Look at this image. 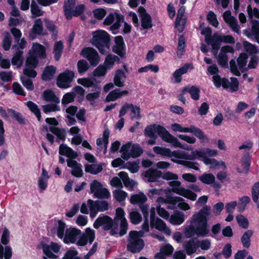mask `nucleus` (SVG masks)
I'll return each mask as SVG.
<instances>
[{"mask_svg":"<svg viewBox=\"0 0 259 259\" xmlns=\"http://www.w3.org/2000/svg\"><path fill=\"white\" fill-rule=\"evenodd\" d=\"M93 196L94 198L108 199L110 196V193L107 189L102 187L99 190L94 193Z\"/></svg>","mask_w":259,"mask_h":259,"instance_id":"nucleus-47","label":"nucleus"},{"mask_svg":"<svg viewBox=\"0 0 259 259\" xmlns=\"http://www.w3.org/2000/svg\"><path fill=\"white\" fill-rule=\"evenodd\" d=\"M141 26L145 29H150L152 27V18L150 14L141 18Z\"/></svg>","mask_w":259,"mask_h":259,"instance_id":"nucleus-53","label":"nucleus"},{"mask_svg":"<svg viewBox=\"0 0 259 259\" xmlns=\"http://www.w3.org/2000/svg\"><path fill=\"white\" fill-rule=\"evenodd\" d=\"M85 171L93 175H97L103 170V164L102 163L99 164H86L84 165Z\"/></svg>","mask_w":259,"mask_h":259,"instance_id":"nucleus-34","label":"nucleus"},{"mask_svg":"<svg viewBox=\"0 0 259 259\" xmlns=\"http://www.w3.org/2000/svg\"><path fill=\"white\" fill-rule=\"evenodd\" d=\"M153 151L157 154L163 156L170 157L171 150L169 148L160 146H155L153 148Z\"/></svg>","mask_w":259,"mask_h":259,"instance_id":"nucleus-48","label":"nucleus"},{"mask_svg":"<svg viewBox=\"0 0 259 259\" xmlns=\"http://www.w3.org/2000/svg\"><path fill=\"white\" fill-rule=\"evenodd\" d=\"M251 230H248L243 234L241 240L243 246L245 248H248L250 245V238L253 235Z\"/></svg>","mask_w":259,"mask_h":259,"instance_id":"nucleus-43","label":"nucleus"},{"mask_svg":"<svg viewBox=\"0 0 259 259\" xmlns=\"http://www.w3.org/2000/svg\"><path fill=\"white\" fill-rule=\"evenodd\" d=\"M58 224L54 228L55 232L56 233L57 237L62 239L65 234V228L66 227V223L62 220H59L57 221Z\"/></svg>","mask_w":259,"mask_h":259,"instance_id":"nucleus-28","label":"nucleus"},{"mask_svg":"<svg viewBox=\"0 0 259 259\" xmlns=\"http://www.w3.org/2000/svg\"><path fill=\"white\" fill-rule=\"evenodd\" d=\"M81 231L80 229L70 227L65 230V234L62 239L65 244L75 243L78 236L80 235Z\"/></svg>","mask_w":259,"mask_h":259,"instance_id":"nucleus-11","label":"nucleus"},{"mask_svg":"<svg viewBox=\"0 0 259 259\" xmlns=\"http://www.w3.org/2000/svg\"><path fill=\"white\" fill-rule=\"evenodd\" d=\"M81 54L89 61L92 66H97L100 61V57L98 52L92 48H83L81 51Z\"/></svg>","mask_w":259,"mask_h":259,"instance_id":"nucleus-9","label":"nucleus"},{"mask_svg":"<svg viewBox=\"0 0 259 259\" xmlns=\"http://www.w3.org/2000/svg\"><path fill=\"white\" fill-rule=\"evenodd\" d=\"M12 45V39L10 33L8 32L5 33L4 38L2 42V47L5 51L10 50Z\"/></svg>","mask_w":259,"mask_h":259,"instance_id":"nucleus-55","label":"nucleus"},{"mask_svg":"<svg viewBox=\"0 0 259 259\" xmlns=\"http://www.w3.org/2000/svg\"><path fill=\"white\" fill-rule=\"evenodd\" d=\"M161 171L151 168L145 172L144 177L148 179V182H155L161 178Z\"/></svg>","mask_w":259,"mask_h":259,"instance_id":"nucleus-19","label":"nucleus"},{"mask_svg":"<svg viewBox=\"0 0 259 259\" xmlns=\"http://www.w3.org/2000/svg\"><path fill=\"white\" fill-rule=\"evenodd\" d=\"M7 111L9 115L20 124L25 125L28 123V121L20 113L11 108L8 109Z\"/></svg>","mask_w":259,"mask_h":259,"instance_id":"nucleus-22","label":"nucleus"},{"mask_svg":"<svg viewBox=\"0 0 259 259\" xmlns=\"http://www.w3.org/2000/svg\"><path fill=\"white\" fill-rule=\"evenodd\" d=\"M199 179L203 183L210 185L212 184L215 181V177L212 174H204L199 177Z\"/></svg>","mask_w":259,"mask_h":259,"instance_id":"nucleus-49","label":"nucleus"},{"mask_svg":"<svg viewBox=\"0 0 259 259\" xmlns=\"http://www.w3.org/2000/svg\"><path fill=\"white\" fill-rule=\"evenodd\" d=\"M118 91H119V89H116L111 91L106 96L105 99V102H110L111 101H114L117 99L120 98Z\"/></svg>","mask_w":259,"mask_h":259,"instance_id":"nucleus-61","label":"nucleus"},{"mask_svg":"<svg viewBox=\"0 0 259 259\" xmlns=\"http://www.w3.org/2000/svg\"><path fill=\"white\" fill-rule=\"evenodd\" d=\"M115 45L112 47V51L117 54L120 58L125 57L126 47L123 38L121 35L116 36L114 37Z\"/></svg>","mask_w":259,"mask_h":259,"instance_id":"nucleus-12","label":"nucleus"},{"mask_svg":"<svg viewBox=\"0 0 259 259\" xmlns=\"http://www.w3.org/2000/svg\"><path fill=\"white\" fill-rule=\"evenodd\" d=\"M156 133L164 141L170 143L173 147L185 149L178 139L171 135L163 126L153 124L147 126L144 130L145 136L151 139L157 138Z\"/></svg>","mask_w":259,"mask_h":259,"instance_id":"nucleus-2","label":"nucleus"},{"mask_svg":"<svg viewBox=\"0 0 259 259\" xmlns=\"http://www.w3.org/2000/svg\"><path fill=\"white\" fill-rule=\"evenodd\" d=\"M114 198L118 202H121L124 201L127 196V193L122 190H115L113 192Z\"/></svg>","mask_w":259,"mask_h":259,"instance_id":"nucleus-57","label":"nucleus"},{"mask_svg":"<svg viewBox=\"0 0 259 259\" xmlns=\"http://www.w3.org/2000/svg\"><path fill=\"white\" fill-rule=\"evenodd\" d=\"M124 16L117 12L110 13L104 19L103 23L105 25H110V29L113 34H117L121 23L124 22Z\"/></svg>","mask_w":259,"mask_h":259,"instance_id":"nucleus-6","label":"nucleus"},{"mask_svg":"<svg viewBox=\"0 0 259 259\" xmlns=\"http://www.w3.org/2000/svg\"><path fill=\"white\" fill-rule=\"evenodd\" d=\"M95 238V234L94 230L88 228L86 229L85 233L82 234L76 241V244L78 246H84L89 242L91 244Z\"/></svg>","mask_w":259,"mask_h":259,"instance_id":"nucleus-13","label":"nucleus"},{"mask_svg":"<svg viewBox=\"0 0 259 259\" xmlns=\"http://www.w3.org/2000/svg\"><path fill=\"white\" fill-rule=\"evenodd\" d=\"M113 219L108 215L102 214L100 215L94 222L93 227L98 229L101 226H103V229L105 231H108L113 228Z\"/></svg>","mask_w":259,"mask_h":259,"instance_id":"nucleus-10","label":"nucleus"},{"mask_svg":"<svg viewBox=\"0 0 259 259\" xmlns=\"http://www.w3.org/2000/svg\"><path fill=\"white\" fill-rule=\"evenodd\" d=\"M184 91H186L190 94L191 98L195 101L198 100L200 98L199 89L195 85H187L184 88Z\"/></svg>","mask_w":259,"mask_h":259,"instance_id":"nucleus-30","label":"nucleus"},{"mask_svg":"<svg viewBox=\"0 0 259 259\" xmlns=\"http://www.w3.org/2000/svg\"><path fill=\"white\" fill-rule=\"evenodd\" d=\"M150 226L152 228L163 231L166 235H170V229L167 227L166 223L159 218H156L154 210L150 212Z\"/></svg>","mask_w":259,"mask_h":259,"instance_id":"nucleus-8","label":"nucleus"},{"mask_svg":"<svg viewBox=\"0 0 259 259\" xmlns=\"http://www.w3.org/2000/svg\"><path fill=\"white\" fill-rule=\"evenodd\" d=\"M43 30L44 28L41 19L40 18L36 19L31 29L32 33L35 35H40L42 34Z\"/></svg>","mask_w":259,"mask_h":259,"instance_id":"nucleus-37","label":"nucleus"},{"mask_svg":"<svg viewBox=\"0 0 259 259\" xmlns=\"http://www.w3.org/2000/svg\"><path fill=\"white\" fill-rule=\"evenodd\" d=\"M38 59L37 58V57H34L33 55L29 54V56L26 59L25 67L36 68L38 65Z\"/></svg>","mask_w":259,"mask_h":259,"instance_id":"nucleus-44","label":"nucleus"},{"mask_svg":"<svg viewBox=\"0 0 259 259\" xmlns=\"http://www.w3.org/2000/svg\"><path fill=\"white\" fill-rule=\"evenodd\" d=\"M190 64L188 63L185 64L182 67L177 69L172 74L173 77L175 79V82L180 83L182 81V75L186 73L189 68Z\"/></svg>","mask_w":259,"mask_h":259,"instance_id":"nucleus-24","label":"nucleus"},{"mask_svg":"<svg viewBox=\"0 0 259 259\" xmlns=\"http://www.w3.org/2000/svg\"><path fill=\"white\" fill-rule=\"evenodd\" d=\"M183 247L187 254L191 255L195 253L198 248L197 240L195 238L190 239L183 243Z\"/></svg>","mask_w":259,"mask_h":259,"instance_id":"nucleus-17","label":"nucleus"},{"mask_svg":"<svg viewBox=\"0 0 259 259\" xmlns=\"http://www.w3.org/2000/svg\"><path fill=\"white\" fill-rule=\"evenodd\" d=\"M42 108L43 112L46 114L60 110V108L55 104H46L43 105Z\"/></svg>","mask_w":259,"mask_h":259,"instance_id":"nucleus-60","label":"nucleus"},{"mask_svg":"<svg viewBox=\"0 0 259 259\" xmlns=\"http://www.w3.org/2000/svg\"><path fill=\"white\" fill-rule=\"evenodd\" d=\"M185 221L184 215L183 212H178L170 216V223L174 225H180Z\"/></svg>","mask_w":259,"mask_h":259,"instance_id":"nucleus-39","label":"nucleus"},{"mask_svg":"<svg viewBox=\"0 0 259 259\" xmlns=\"http://www.w3.org/2000/svg\"><path fill=\"white\" fill-rule=\"evenodd\" d=\"M26 105L29 109L36 116L38 121H40L41 116L39 108L37 104L32 101H29L26 103Z\"/></svg>","mask_w":259,"mask_h":259,"instance_id":"nucleus-40","label":"nucleus"},{"mask_svg":"<svg viewBox=\"0 0 259 259\" xmlns=\"http://www.w3.org/2000/svg\"><path fill=\"white\" fill-rule=\"evenodd\" d=\"M77 69L79 73L82 74L87 71L89 68V65L87 61L80 60L77 64Z\"/></svg>","mask_w":259,"mask_h":259,"instance_id":"nucleus-62","label":"nucleus"},{"mask_svg":"<svg viewBox=\"0 0 259 259\" xmlns=\"http://www.w3.org/2000/svg\"><path fill=\"white\" fill-rule=\"evenodd\" d=\"M194 153H195L196 159L202 158L203 161L205 165H210L213 167H216L219 165V161L215 159L208 157V156L211 157L217 155L218 152L216 150L207 148L196 150Z\"/></svg>","mask_w":259,"mask_h":259,"instance_id":"nucleus-5","label":"nucleus"},{"mask_svg":"<svg viewBox=\"0 0 259 259\" xmlns=\"http://www.w3.org/2000/svg\"><path fill=\"white\" fill-rule=\"evenodd\" d=\"M56 67L53 65L46 67L42 73V79L44 81H48L53 79L56 72Z\"/></svg>","mask_w":259,"mask_h":259,"instance_id":"nucleus-20","label":"nucleus"},{"mask_svg":"<svg viewBox=\"0 0 259 259\" xmlns=\"http://www.w3.org/2000/svg\"><path fill=\"white\" fill-rule=\"evenodd\" d=\"M177 194H179L185 198L189 199L192 201H195L197 198V194L191 190L185 189L184 187H180L178 190Z\"/></svg>","mask_w":259,"mask_h":259,"instance_id":"nucleus-31","label":"nucleus"},{"mask_svg":"<svg viewBox=\"0 0 259 259\" xmlns=\"http://www.w3.org/2000/svg\"><path fill=\"white\" fill-rule=\"evenodd\" d=\"M75 77L74 72L68 69L60 73L56 78L57 86L62 89L71 87V83Z\"/></svg>","mask_w":259,"mask_h":259,"instance_id":"nucleus-7","label":"nucleus"},{"mask_svg":"<svg viewBox=\"0 0 259 259\" xmlns=\"http://www.w3.org/2000/svg\"><path fill=\"white\" fill-rule=\"evenodd\" d=\"M251 195L253 201L257 202L259 197V182L255 183L252 186Z\"/></svg>","mask_w":259,"mask_h":259,"instance_id":"nucleus-63","label":"nucleus"},{"mask_svg":"<svg viewBox=\"0 0 259 259\" xmlns=\"http://www.w3.org/2000/svg\"><path fill=\"white\" fill-rule=\"evenodd\" d=\"M244 50L250 55H255L257 50L255 45L251 44L247 41H244L243 42Z\"/></svg>","mask_w":259,"mask_h":259,"instance_id":"nucleus-52","label":"nucleus"},{"mask_svg":"<svg viewBox=\"0 0 259 259\" xmlns=\"http://www.w3.org/2000/svg\"><path fill=\"white\" fill-rule=\"evenodd\" d=\"M169 203L172 204H176L178 203V206L184 210H188L190 208V205L184 202V199L179 196H173L169 199Z\"/></svg>","mask_w":259,"mask_h":259,"instance_id":"nucleus-25","label":"nucleus"},{"mask_svg":"<svg viewBox=\"0 0 259 259\" xmlns=\"http://www.w3.org/2000/svg\"><path fill=\"white\" fill-rule=\"evenodd\" d=\"M29 54L33 55L38 59H45L46 58V50L45 47L37 42L33 44L32 50H30Z\"/></svg>","mask_w":259,"mask_h":259,"instance_id":"nucleus-14","label":"nucleus"},{"mask_svg":"<svg viewBox=\"0 0 259 259\" xmlns=\"http://www.w3.org/2000/svg\"><path fill=\"white\" fill-rule=\"evenodd\" d=\"M75 5V0H67L64 4V15L67 20H71V13Z\"/></svg>","mask_w":259,"mask_h":259,"instance_id":"nucleus-29","label":"nucleus"},{"mask_svg":"<svg viewBox=\"0 0 259 259\" xmlns=\"http://www.w3.org/2000/svg\"><path fill=\"white\" fill-rule=\"evenodd\" d=\"M75 98V93L70 92L65 94L62 99V104L66 105L74 102Z\"/></svg>","mask_w":259,"mask_h":259,"instance_id":"nucleus-50","label":"nucleus"},{"mask_svg":"<svg viewBox=\"0 0 259 259\" xmlns=\"http://www.w3.org/2000/svg\"><path fill=\"white\" fill-rule=\"evenodd\" d=\"M43 99L47 102H53L56 104L60 103V100L55 95L54 91L47 90L43 93Z\"/></svg>","mask_w":259,"mask_h":259,"instance_id":"nucleus-35","label":"nucleus"},{"mask_svg":"<svg viewBox=\"0 0 259 259\" xmlns=\"http://www.w3.org/2000/svg\"><path fill=\"white\" fill-rule=\"evenodd\" d=\"M186 39L184 36L182 34L179 37L178 46L177 48V55L179 58H181L185 52Z\"/></svg>","mask_w":259,"mask_h":259,"instance_id":"nucleus-36","label":"nucleus"},{"mask_svg":"<svg viewBox=\"0 0 259 259\" xmlns=\"http://www.w3.org/2000/svg\"><path fill=\"white\" fill-rule=\"evenodd\" d=\"M252 32L255 35L257 42L259 44V21L254 20L252 21Z\"/></svg>","mask_w":259,"mask_h":259,"instance_id":"nucleus-64","label":"nucleus"},{"mask_svg":"<svg viewBox=\"0 0 259 259\" xmlns=\"http://www.w3.org/2000/svg\"><path fill=\"white\" fill-rule=\"evenodd\" d=\"M115 63H120V58L117 56L110 54L106 57L103 65L108 70L113 67Z\"/></svg>","mask_w":259,"mask_h":259,"instance_id":"nucleus-26","label":"nucleus"},{"mask_svg":"<svg viewBox=\"0 0 259 259\" xmlns=\"http://www.w3.org/2000/svg\"><path fill=\"white\" fill-rule=\"evenodd\" d=\"M194 151L192 152L191 154H189L188 153L179 150H175L173 151H171L170 153V157H174L178 159L194 160L196 159L195 153H194Z\"/></svg>","mask_w":259,"mask_h":259,"instance_id":"nucleus-16","label":"nucleus"},{"mask_svg":"<svg viewBox=\"0 0 259 259\" xmlns=\"http://www.w3.org/2000/svg\"><path fill=\"white\" fill-rule=\"evenodd\" d=\"M143 232L142 231H131L128 235L127 249L133 253L140 252L144 247V240L141 238Z\"/></svg>","mask_w":259,"mask_h":259,"instance_id":"nucleus-4","label":"nucleus"},{"mask_svg":"<svg viewBox=\"0 0 259 259\" xmlns=\"http://www.w3.org/2000/svg\"><path fill=\"white\" fill-rule=\"evenodd\" d=\"M110 35L105 30H99L93 32L92 44L102 54H105L110 47Z\"/></svg>","mask_w":259,"mask_h":259,"instance_id":"nucleus-3","label":"nucleus"},{"mask_svg":"<svg viewBox=\"0 0 259 259\" xmlns=\"http://www.w3.org/2000/svg\"><path fill=\"white\" fill-rule=\"evenodd\" d=\"M185 7H181L178 11L177 16L175 21V27L177 28L179 32H182L184 29L185 22L183 20L182 17L185 12Z\"/></svg>","mask_w":259,"mask_h":259,"instance_id":"nucleus-15","label":"nucleus"},{"mask_svg":"<svg viewBox=\"0 0 259 259\" xmlns=\"http://www.w3.org/2000/svg\"><path fill=\"white\" fill-rule=\"evenodd\" d=\"M211 213V207L205 205L192 216L191 225L186 228L185 233L186 237L194 235L197 237L207 236L209 233L208 221Z\"/></svg>","mask_w":259,"mask_h":259,"instance_id":"nucleus-1","label":"nucleus"},{"mask_svg":"<svg viewBox=\"0 0 259 259\" xmlns=\"http://www.w3.org/2000/svg\"><path fill=\"white\" fill-rule=\"evenodd\" d=\"M251 165V156L247 153L245 154L241 159V165L245 172L247 174L249 170Z\"/></svg>","mask_w":259,"mask_h":259,"instance_id":"nucleus-45","label":"nucleus"},{"mask_svg":"<svg viewBox=\"0 0 259 259\" xmlns=\"http://www.w3.org/2000/svg\"><path fill=\"white\" fill-rule=\"evenodd\" d=\"M23 54V52L19 50L15 52L11 60L13 65L16 66L18 68L21 67L24 61Z\"/></svg>","mask_w":259,"mask_h":259,"instance_id":"nucleus-33","label":"nucleus"},{"mask_svg":"<svg viewBox=\"0 0 259 259\" xmlns=\"http://www.w3.org/2000/svg\"><path fill=\"white\" fill-rule=\"evenodd\" d=\"M171 161L174 163L183 165L186 167L193 169L195 170H198L199 169V167L197 166L198 163L196 162L178 160L172 158H171Z\"/></svg>","mask_w":259,"mask_h":259,"instance_id":"nucleus-32","label":"nucleus"},{"mask_svg":"<svg viewBox=\"0 0 259 259\" xmlns=\"http://www.w3.org/2000/svg\"><path fill=\"white\" fill-rule=\"evenodd\" d=\"M63 49V44L61 41H57L55 43L53 54L54 55V59L58 61L60 59Z\"/></svg>","mask_w":259,"mask_h":259,"instance_id":"nucleus-41","label":"nucleus"},{"mask_svg":"<svg viewBox=\"0 0 259 259\" xmlns=\"http://www.w3.org/2000/svg\"><path fill=\"white\" fill-rule=\"evenodd\" d=\"M107 70L104 65H100L94 70L93 75L98 77L104 76L107 73Z\"/></svg>","mask_w":259,"mask_h":259,"instance_id":"nucleus-56","label":"nucleus"},{"mask_svg":"<svg viewBox=\"0 0 259 259\" xmlns=\"http://www.w3.org/2000/svg\"><path fill=\"white\" fill-rule=\"evenodd\" d=\"M20 80L23 85L28 91H32L34 90V85L31 78L25 76H21Z\"/></svg>","mask_w":259,"mask_h":259,"instance_id":"nucleus-54","label":"nucleus"},{"mask_svg":"<svg viewBox=\"0 0 259 259\" xmlns=\"http://www.w3.org/2000/svg\"><path fill=\"white\" fill-rule=\"evenodd\" d=\"M59 153L61 155L65 156L69 158L75 159L77 156V154L72 148L64 144H60L59 149Z\"/></svg>","mask_w":259,"mask_h":259,"instance_id":"nucleus-18","label":"nucleus"},{"mask_svg":"<svg viewBox=\"0 0 259 259\" xmlns=\"http://www.w3.org/2000/svg\"><path fill=\"white\" fill-rule=\"evenodd\" d=\"M130 110V117L132 120L134 119L140 120L142 118L141 110L139 106L132 104Z\"/></svg>","mask_w":259,"mask_h":259,"instance_id":"nucleus-42","label":"nucleus"},{"mask_svg":"<svg viewBox=\"0 0 259 259\" xmlns=\"http://www.w3.org/2000/svg\"><path fill=\"white\" fill-rule=\"evenodd\" d=\"M147 200L146 196L144 193L140 192L138 194H132L130 198V203L133 205L138 204L141 205L143 203H145Z\"/></svg>","mask_w":259,"mask_h":259,"instance_id":"nucleus-23","label":"nucleus"},{"mask_svg":"<svg viewBox=\"0 0 259 259\" xmlns=\"http://www.w3.org/2000/svg\"><path fill=\"white\" fill-rule=\"evenodd\" d=\"M131 222L134 225L139 224L142 221V216L136 209L132 211L129 214Z\"/></svg>","mask_w":259,"mask_h":259,"instance_id":"nucleus-46","label":"nucleus"},{"mask_svg":"<svg viewBox=\"0 0 259 259\" xmlns=\"http://www.w3.org/2000/svg\"><path fill=\"white\" fill-rule=\"evenodd\" d=\"M143 153L142 148L137 144H134L132 146L131 150V157L135 158L139 157Z\"/></svg>","mask_w":259,"mask_h":259,"instance_id":"nucleus-59","label":"nucleus"},{"mask_svg":"<svg viewBox=\"0 0 259 259\" xmlns=\"http://www.w3.org/2000/svg\"><path fill=\"white\" fill-rule=\"evenodd\" d=\"M46 27L47 29L52 33L53 38H55L58 34V30L57 26L54 24V22L49 20H45Z\"/></svg>","mask_w":259,"mask_h":259,"instance_id":"nucleus-51","label":"nucleus"},{"mask_svg":"<svg viewBox=\"0 0 259 259\" xmlns=\"http://www.w3.org/2000/svg\"><path fill=\"white\" fill-rule=\"evenodd\" d=\"M122 78H125L126 75L122 69H118L115 71V74L113 78L114 84L117 87L121 88L124 86V80H121Z\"/></svg>","mask_w":259,"mask_h":259,"instance_id":"nucleus-27","label":"nucleus"},{"mask_svg":"<svg viewBox=\"0 0 259 259\" xmlns=\"http://www.w3.org/2000/svg\"><path fill=\"white\" fill-rule=\"evenodd\" d=\"M248 55L245 53L240 54L237 59V62L239 69L242 72L247 70L244 67L246 66L247 62Z\"/></svg>","mask_w":259,"mask_h":259,"instance_id":"nucleus-38","label":"nucleus"},{"mask_svg":"<svg viewBox=\"0 0 259 259\" xmlns=\"http://www.w3.org/2000/svg\"><path fill=\"white\" fill-rule=\"evenodd\" d=\"M206 19L210 24L214 27H218L219 23L217 20V15L213 11H209L207 15Z\"/></svg>","mask_w":259,"mask_h":259,"instance_id":"nucleus-58","label":"nucleus"},{"mask_svg":"<svg viewBox=\"0 0 259 259\" xmlns=\"http://www.w3.org/2000/svg\"><path fill=\"white\" fill-rule=\"evenodd\" d=\"M49 131L57 136L56 141L58 143H60L61 140L62 141L65 140L66 133L64 128L50 126L49 127Z\"/></svg>","mask_w":259,"mask_h":259,"instance_id":"nucleus-21","label":"nucleus"}]
</instances>
